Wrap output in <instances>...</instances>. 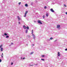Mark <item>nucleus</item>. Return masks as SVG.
I'll list each match as a JSON object with an SVG mask.
<instances>
[{"label":"nucleus","instance_id":"obj_36","mask_svg":"<svg viewBox=\"0 0 67 67\" xmlns=\"http://www.w3.org/2000/svg\"><path fill=\"white\" fill-rule=\"evenodd\" d=\"M32 45H33V46H34V44H32Z\"/></svg>","mask_w":67,"mask_h":67},{"label":"nucleus","instance_id":"obj_38","mask_svg":"<svg viewBox=\"0 0 67 67\" xmlns=\"http://www.w3.org/2000/svg\"><path fill=\"white\" fill-rule=\"evenodd\" d=\"M37 65V64L36 65Z\"/></svg>","mask_w":67,"mask_h":67},{"label":"nucleus","instance_id":"obj_40","mask_svg":"<svg viewBox=\"0 0 67 67\" xmlns=\"http://www.w3.org/2000/svg\"><path fill=\"white\" fill-rule=\"evenodd\" d=\"M49 41H50V40H49Z\"/></svg>","mask_w":67,"mask_h":67},{"label":"nucleus","instance_id":"obj_31","mask_svg":"<svg viewBox=\"0 0 67 67\" xmlns=\"http://www.w3.org/2000/svg\"><path fill=\"white\" fill-rule=\"evenodd\" d=\"M32 32H33V30H32Z\"/></svg>","mask_w":67,"mask_h":67},{"label":"nucleus","instance_id":"obj_22","mask_svg":"<svg viewBox=\"0 0 67 67\" xmlns=\"http://www.w3.org/2000/svg\"><path fill=\"white\" fill-rule=\"evenodd\" d=\"M43 19H44V18H45V16H44V15H43Z\"/></svg>","mask_w":67,"mask_h":67},{"label":"nucleus","instance_id":"obj_24","mask_svg":"<svg viewBox=\"0 0 67 67\" xmlns=\"http://www.w3.org/2000/svg\"><path fill=\"white\" fill-rule=\"evenodd\" d=\"M41 60H44V59H41Z\"/></svg>","mask_w":67,"mask_h":67},{"label":"nucleus","instance_id":"obj_27","mask_svg":"<svg viewBox=\"0 0 67 67\" xmlns=\"http://www.w3.org/2000/svg\"><path fill=\"white\" fill-rule=\"evenodd\" d=\"M64 5L65 7H66V5H65V4H64Z\"/></svg>","mask_w":67,"mask_h":67},{"label":"nucleus","instance_id":"obj_23","mask_svg":"<svg viewBox=\"0 0 67 67\" xmlns=\"http://www.w3.org/2000/svg\"><path fill=\"white\" fill-rule=\"evenodd\" d=\"M18 19L19 21H20V20H21V19H20V18H18Z\"/></svg>","mask_w":67,"mask_h":67},{"label":"nucleus","instance_id":"obj_2","mask_svg":"<svg viewBox=\"0 0 67 67\" xmlns=\"http://www.w3.org/2000/svg\"><path fill=\"white\" fill-rule=\"evenodd\" d=\"M38 23L39 24H42V23L41 21L40 20H38Z\"/></svg>","mask_w":67,"mask_h":67},{"label":"nucleus","instance_id":"obj_28","mask_svg":"<svg viewBox=\"0 0 67 67\" xmlns=\"http://www.w3.org/2000/svg\"><path fill=\"white\" fill-rule=\"evenodd\" d=\"M11 44L12 45V44H13V43H11Z\"/></svg>","mask_w":67,"mask_h":67},{"label":"nucleus","instance_id":"obj_5","mask_svg":"<svg viewBox=\"0 0 67 67\" xmlns=\"http://www.w3.org/2000/svg\"><path fill=\"white\" fill-rule=\"evenodd\" d=\"M23 27L24 29H26V27L24 25L23 26Z\"/></svg>","mask_w":67,"mask_h":67},{"label":"nucleus","instance_id":"obj_39","mask_svg":"<svg viewBox=\"0 0 67 67\" xmlns=\"http://www.w3.org/2000/svg\"><path fill=\"white\" fill-rule=\"evenodd\" d=\"M31 66H33V65H31Z\"/></svg>","mask_w":67,"mask_h":67},{"label":"nucleus","instance_id":"obj_6","mask_svg":"<svg viewBox=\"0 0 67 67\" xmlns=\"http://www.w3.org/2000/svg\"><path fill=\"white\" fill-rule=\"evenodd\" d=\"M32 35L33 36V38H34V39H35V35H34L33 34H32Z\"/></svg>","mask_w":67,"mask_h":67},{"label":"nucleus","instance_id":"obj_18","mask_svg":"<svg viewBox=\"0 0 67 67\" xmlns=\"http://www.w3.org/2000/svg\"><path fill=\"white\" fill-rule=\"evenodd\" d=\"M42 57H45V55H42Z\"/></svg>","mask_w":67,"mask_h":67},{"label":"nucleus","instance_id":"obj_20","mask_svg":"<svg viewBox=\"0 0 67 67\" xmlns=\"http://www.w3.org/2000/svg\"><path fill=\"white\" fill-rule=\"evenodd\" d=\"M26 33H27V30H26Z\"/></svg>","mask_w":67,"mask_h":67},{"label":"nucleus","instance_id":"obj_14","mask_svg":"<svg viewBox=\"0 0 67 67\" xmlns=\"http://www.w3.org/2000/svg\"><path fill=\"white\" fill-rule=\"evenodd\" d=\"M46 16H48V13H47L46 14Z\"/></svg>","mask_w":67,"mask_h":67},{"label":"nucleus","instance_id":"obj_21","mask_svg":"<svg viewBox=\"0 0 67 67\" xmlns=\"http://www.w3.org/2000/svg\"><path fill=\"white\" fill-rule=\"evenodd\" d=\"M21 3V2H20L18 4H20Z\"/></svg>","mask_w":67,"mask_h":67},{"label":"nucleus","instance_id":"obj_17","mask_svg":"<svg viewBox=\"0 0 67 67\" xmlns=\"http://www.w3.org/2000/svg\"><path fill=\"white\" fill-rule=\"evenodd\" d=\"M6 38H8V37H9V36H6Z\"/></svg>","mask_w":67,"mask_h":67},{"label":"nucleus","instance_id":"obj_16","mask_svg":"<svg viewBox=\"0 0 67 67\" xmlns=\"http://www.w3.org/2000/svg\"><path fill=\"white\" fill-rule=\"evenodd\" d=\"M34 53V52H32L30 54V55H32V54H33V53Z\"/></svg>","mask_w":67,"mask_h":67},{"label":"nucleus","instance_id":"obj_26","mask_svg":"<svg viewBox=\"0 0 67 67\" xmlns=\"http://www.w3.org/2000/svg\"><path fill=\"white\" fill-rule=\"evenodd\" d=\"M1 62H2V60H1V59H0V62L1 63Z\"/></svg>","mask_w":67,"mask_h":67},{"label":"nucleus","instance_id":"obj_4","mask_svg":"<svg viewBox=\"0 0 67 67\" xmlns=\"http://www.w3.org/2000/svg\"><path fill=\"white\" fill-rule=\"evenodd\" d=\"M50 11L52 12H54V10H53V9H50Z\"/></svg>","mask_w":67,"mask_h":67},{"label":"nucleus","instance_id":"obj_33","mask_svg":"<svg viewBox=\"0 0 67 67\" xmlns=\"http://www.w3.org/2000/svg\"><path fill=\"white\" fill-rule=\"evenodd\" d=\"M33 32H32V35H33Z\"/></svg>","mask_w":67,"mask_h":67},{"label":"nucleus","instance_id":"obj_30","mask_svg":"<svg viewBox=\"0 0 67 67\" xmlns=\"http://www.w3.org/2000/svg\"><path fill=\"white\" fill-rule=\"evenodd\" d=\"M65 51H67V48L65 49Z\"/></svg>","mask_w":67,"mask_h":67},{"label":"nucleus","instance_id":"obj_37","mask_svg":"<svg viewBox=\"0 0 67 67\" xmlns=\"http://www.w3.org/2000/svg\"><path fill=\"white\" fill-rule=\"evenodd\" d=\"M21 59H23V58H21Z\"/></svg>","mask_w":67,"mask_h":67},{"label":"nucleus","instance_id":"obj_29","mask_svg":"<svg viewBox=\"0 0 67 67\" xmlns=\"http://www.w3.org/2000/svg\"><path fill=\"white\" fill-rule=\"evenodd\" d=\"M18 23H19V24H20V22H18Z\"/></svg>","mask_w":67,"mask_h":67},{"label":"nucleus","instance_id":"obj_11","mask_svg":"<svg viewBox=\"0 0 67 67\" xmlns=\"http://www.w3.org/2000/svg\"><path fill=\"white\" fill-rule=\"evenodd\" d=\"M1 52H2V51H3V48H1Z\"/></svg>","mask_w":67,"mask_h":67},{"label":"nucleus","instance_id":"obj_15","mask_svg":"<svg viewBox=\"0 0 67 67\" xmlns=\"http://www.w3.org/2000/svg\"><path fill=\"white\" fill-rule=\"evenodd\" d=\"M4 35H8V34H7L5 33H4Z\"/></svg>","mask_w":67,"mask_h":67},{"label":"nucleus","instance_id":"obj_9","mask_svg":"<svg viewBox=\"0 0 67 67\" xmlns=\"http://www.w3.org/2000/svg\"><path fill=\"white\" fill-rule=\"evenodd\" d=\"M27 28V30H29V27L27 26V27H26Z\"/></svg>","mask_w":67,"mask_h":67},{"label":"nucleus","instance_id":"obj_32","mask_svg":"<svg viewBox=\"0 0 67 67\" xmlns=\"http://www.w3.org/2000/svg\"><path fill=\"white\" fill-rule=\"evenodd\" d=\"M11 65H13V63L12 62V63Z\"/></svg>","mask_w":67,"mask_h":67},{"label":"nucleus","instance_id":"obj_1","mask_svg":"<svg viewBox=\"0 0 67 67\" xmlns=\"http://www.w3.org/2000/svg\"><path fill=\"white\" fill-rule=\"evenodd\" d=\"M28 12V11H27L25 13V15L24 16V17H26V14H27V13Z\"/></svg>","mask_w":67,"mask_h":67},{"label":"nucleus","instance_id":"obj_8","mask_svg":"<svg viewBox=\"0 0 67 67\" xmlns=\"http://www.w3.org/2000/svg\"><path fill=\"white\" fill-rule=\"evenodd\" d=\"M1 57H2V58H3V53H2V54L1 55Z\"/></svg>","mask_w":67,"mask_h":67},{"label":"nucleus","instance_id":"obj_35","mask_svg":"<svg viewBox=\"0 0 67 67\" xmlns=\"http://www.w3.org/2000/svg\"><path fill=\"white\" fill-rule=\"evenodd\" d=\"M65 13L66 14H67V12H66Z\"/></svg>","mask_w":67,"mask_h":67},{"label":"nucleus","instance_id":"obj_7","mask_svg":"<svg viewBox=\"0 0 67 67\" xmlns=\"http://www.w3.org/2000/svg\"><path fill=\"white\" fill-rule=\"evenodd\" d=\"M60 54V53H59V52H58V56H60V54Z\"/></svg>","mask_w":67,"mask_h":67},{"label":"nucleus","instance_id":"obj_3","mask_svg":"<svg viewBox=\"0 0 67 67\" xmlns=\"http://www.w3.org/2000/svg\"><path fill=\"white\" fill-rule=\"evenodd\" d=\"M60 27V26L59 25H57V29H59Z\"/></svg>","mask_w":67,"mask_h":67},{"label":"nucleus","instance_id":"obj_25","mask_svg":"<svg viewBox=\"0 0 67 67\" xmlns=\"http://www.w3.org/2000/svg\"><path fill=\"white\" fill-rule=\"evenodd\" d=\"M17 18H18V19L19 18H20V17H19V16H17Z\"/></svg>","mask_w":67,"mask_h":67},{"label":"nucleus","instance_id":"obj_12","mask_svg":"<svg viewBox=\"0 0 67 67\" xmlns=\"http://www.w3.org/2000/svg\"><path fill=\"white\" fill-rule=\"evenodd\" d=\"M3 46V45L2 44L0 46V48H2V46Z\"/></svg>","mask_w":67,"mask_h":67},{"label":"nucleus","instance_id":"obj_13","mask_svg":"<svg viewBox=\"0 0 67 67\" xmlns=\"http://www.w3.org/2000/svg\"><path fill=\"white\" fill-rule=\"evenodd\" d=\"M50 39L51 40H53V38L52 37H51Z\"/></svg>","mask_w":67,"mask_h":67},{"label":"nucleus","instance_id":"obj_10","mask_svg":"<svg viewBox=\"0 0 67 67\" xmlns=\"http://www.w3.org/2000/svg\"><path fill=\"white\" fill-rule=\"evenodd\" d=\"M25 5V7H28V5L27 4H26Z\"/></svg>","mask_w":67,"mask_h":67},{"label":"nucleus","instance_id":"obj_34","mask_svg":"<svg viewBox=\"0 0 67 67\" xmlns=\"http://www.w3.org/2000/svg\"><path fill=\"white\" fill-rule=\"evenodd\" d=\"M25 59V58L24 57L23 58V59Z\"/></svg>","mask_w":67,"mask_h":67},{"label":"nucleus","instance_id":"obj_19","mask_svg":"<svg viewBox=\"0 0 67 67\" xmlns=\"http://www.w3.org/2000/svg\"><path fill=\"white\" fill-rule=\"evenodd\" d=\"M46 8H47V7H46V6H45V7H44V9H46Z\"/></svg>","mask_w":67,"mask_h":67}]
</instances>
